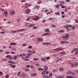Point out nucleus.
Returning <instances> with one entry per match:
<instances>
[{"instance_id": "1", "label": "nucleus", "mask_w": 78, "mask_h": 78, "mask_svg": "<svg viewBox=\"0 0 78 78\" xmlns=\"http://www.w3.org/2000/svg\"><path fill=\"white\" fill-rule=\"evenodd\" d=\"M40 19V18H39V17L38 16H35V18L33 19V20L36 21L39 20Z\"/></svg>"}, {"instance_id": "2", "label": "nucleus", "mask_w": 78, "mask_h": 78, "mask_svg": "<svg viewBox=\"0 0 78 78\" xmlns=\"http://www.w3.org/2000/svg\"><path fill=\"white\" fill-rule=\"evenodd\" d=\"M62 50V48H57L55 49H54V51H61Z\"/></svg>"}, {"instance_id": "3", "label": "nucleus", "mask_w": 78, "mask_h": 78, "mask_svg": "<svg viewBox=\"0 0 78 78\" xmlns=\"http://www.w3.org/2000/svg\"><path fill=\"white\" fill-rule=\"evenodd\" d=\"M26 31V29H21L17 30L18 32H22V31Z\"/></svg>"}, {"instance_id": "4", "label": "nucleus", "mask_w": 78, "mask_h": 78, "mask_svg": "<svg viewBox=\"0 0 78 78\" xmlns=\"http://www.w3.org/2000/svg\"><path fill=\"white\" fill-rule=\"evenodd\" d=\"M36 75H37L36 73H32L30 75V76H31V77H34V76H36Z\"/></svg>"}, {"instance_id": "5", "label": "nucleus", "mask_w": 78, "mask_h": 78, "mask_svg": "<svg viewBox=\"0 0 78 78\" xmlns=\"http://www.w3.org/2000/svg\"><path fill=\"white\" fill-rule=\"evenodd\" d=\"M22 75L23 76V78H26V76H27V75H26L25 73L24 72L22 73Z\"/></svg>"}, {"instance_id": "6", "label": "nucleus", "mask_w": 78, "mask_h": 78, "mask_svg": "<svg viewBox=\"0 0 78 78\" xmlns=\"http://www.w3.org/2000/svg\"><path fill=\"white\" fill-rule=\"evenodd\" d=\"M69 42L68 41H61V43L62 44H68Z\"/></svg>"}, {"instance_id": "7", "label": "nucleus", "mask_w": 78, "mask_h": 78, "mask_svg": "<svg viewBox=\"0 0 78 78\" xmlns=\"http://www.w3.org/2000/svg\"><path fill=\"white\" fill-rule=\"evenodd\" d=\"M65 35V36L66 37V39H68V38H69V36H70V34H68V33H66Z\"/></svg>"}, {"instance_id": "8", "label": "nucleus", "mask_w": 78, "mask_h": 78, "mask_svg": "<svg viewBox=\"0 0 78 78\" xmlns=\"http://www.w3.org/2000/svg\"><path fill=\"white\" fill-rule=\"evenodd\" d=\"M38 42H40V41H43V39L41 38H37Z\"/></svg>"}, {"instance_id": "9", "label": "nucleus", "mask_w": 78, "mask_h": 78, "mask_svg": "<svg viewBox=\"0 0 78 78\" xmlns=\"http://www.w3.org/2000/svg\"><path fill=\"white\" fill-rule=\"evenodd\" d=\"M30 10H29V9H27L25 11L26 14H29L30 13Z\"/></svg>"}, {"instance_id": "10", "label": "nucleus", "mask_w": 78, "mask_h": 78, "mask_svg": "<svg viewBox=\"0 0 78 78\" xmlns=\"http://www.w3.org/2000/svg\"><path fill=\"white\" fill-rule=\"evenodd\" d=\"M15 14V11H13L12 12H11L10 13V15L11 16H13Z\"/></svg>"}, {"instance_id": "11", "label": "nucleus", "mask_w": 78, "mask_h": 78, "mask_svg": "<svg viewBox=\"0 0 78 78\" xmlns=\"http://www.w3.org/2000/svg\"><path fill=\"white\" fill-rule=\"evenodd\" d=\"M38 70H39V71H44V69L41 68H40L39 67L38 68Z\"/></svg>"}, {"instance_id": "12", "label": "nucleus", "mask_w": 78, "mask_h": 78, "mask_svg": "<svg viewBox=\"0 0 78 78\" xmlns=\"http://www.w3.org/2000/svg\"><path fill=\"white\" fill-rule=\"evenodd\" d=\"M50 35V34L49 33H46L43 34V36H49Z\"/></svg>"}, {"instance_id": "13", "label": "nucleus", "mask_w": 78, "mask_h": 78, "mask_svg": "<svg viewBox=\"0 0 78 78\" xmlns=\"http://www.w3.org/2000/svg\"><path fill=\"white\" fill-rule=\"evenodd\" d=\"M35 25V24H33L31 25H29L28 26V27H34Z\"/></svg>"}, {"instance_id": "14", "label": "nucleus", "mask_w": 78, "mask_h": 78, "mask_svg": "<svg viewBox=\"0 0 78 78\" xmlns=\"http://www.w3.org/2000/svg\"><path fill=\"white\" fill-rule=\"evenodd\" d=\"M9 44L11 45H16V43H10Z\"/></svg>"}, {"instance_id": "15", "label": "nucleus", "mask_w": 78, "mask_h": 78, "mask_svg": "<svg viewBox=\"0 0 78 78\" xmlns=\"http://www.w3.org/2000/svg\"><path fill=\"white\" fill-rule=\"evenodd\" d=\"M41 59L42 61H47V59L44 58H42Z\"/></svg>"}, {"instance_id": "16", "label": "nucleus", "mask_w": 78, "mask_h": 78, "mask_svg": "<svg viewBox=\"0 0 78 78\" xmlns=\"http://www.w3.org/2000/svg\"><path fill=\"white\" fill-rule=\"evenodd\" d=\"M8 62L10 64H15V62H14L12 61H8Z\"/></svg>"}, {"instance_id": "17", "label": "nucleus", "mask_w": 78, "mask_h": 78, "mask_svg": "<svg viewBox=\"0 0 78 78\" xmlns=\"http://www.w3.org/2000/svg\"><path fill=\"white\" fill-rule=\"evenodd\" d=\"M44 31H45V32H47V33H48V32L50 33L49 29H45V30H44Z\"/></svg>"}, {"instance_id": "18", "label": "nucleus", "mask_w": 78, "mask_h": 78, "mask_svg": "<svg viewBox=\"0 0 78 78\" xmlns=\"http://www.w3.org/2000/svg\"><path fill=\"white\" fill-rule=\"evenodd\" d=\"M58 33H64V30H60L58 31Z\"/></svg>"}, {"instance_id": "19", "label": "nucleus", "mask_w": 78, "mask_h": 78, "mask_svg": "<svg viewBox=\"0 0 78 78\" xmlns=\"http://www.w3.org/2000/svg\"><path fill=\"white\" fill-rule=\"evenodd\" d=\"M17 32H18L17 30H14L11 31L12 33H17Z\"/></svg>"}, {"instance_id": "20", "label": "nucleus", "mask_w": 78, "mask_h": 78, "mask_svg": "<svg viewBox=\"0 0 78 78\" xmlns=\"http://www.w3.org/2000/svg\"><path fill=\"white\" fill-rule=\"evenodd\" d=\"M13 59L15 60H17V57L16 55H14L13 56Z\"/></svg>"}, {"instance_id": "21", "label": "nucleus", "mask_w": 78, "mask_h": 78, "mask_svg": "<svg viewBox=\"0 0 78 78\" xmlns=\"http://www.w3.org/2000/svg\"><path fill=\"white\" fill-rule=\"evenodd\" d=\"M44 69L46 71H47L48 70V67H47V66H45L44 67Z\"/></svg>"}, {"instance_id": "22", "label": "nucleus", "mask_w": 78, "mask_h": 78, "mask_svg": "<svg viewBox=\"0 0 78 78\" xmlns=\"http://www.w3.org/2000/svg\"><path fill=\"white\" fill-rule=\"evenodd\" d=\"M62 38L63 39V40H64V39H66V36H62Z\"/></svg>"}, {"instance_id": "23", "label": "nucleus", "mask_w": 78, "mask_h": 78, "mask_svg": "<svg viewBox=\"0 0 78 78\" xmlns=\"http://www.w3.org/2000/svg\"><path fill=\"white\" fill-rule=\"evenodd\" d=\"M60 54H61V55H63L66 54V52L64 51H63L60 52Z\"/></svg>"}, {"instance_id": "24", "label": "nucleus", "mask_w": 78, "mask_h": 78, "mask_svg": "<svg viewBox=\"0 0 78 78\" xmlns=\"http://www.w3.org/2000/svg\"><path fill=\"white\" fill-rule=\"evenodd\" d=\"M59 70H60V71H64V68H60L59 69Z\"/></svg>"}, {"instance_id": "25", "label": "nucleus", "mask_w": 78, "mask_h": 78, "mask_svg": "<svg viewBox=\"0 0 78 78\" xmlns=\"http://www.w3.org/2000/svg\"><path fill=\"white\" fill-rule=\"evenodd\" d=\"M55 14H56V15H57V16H58V15H60V13H59V12H55Z\"/></svg>"}, {"instance_id": "26", "label": "nucleus", "mask_w": 78, "mask_h": 78, "mask_svg": "<svg viewBox=\"0 0 78 78\" xmlns=\"http://www.w3.org/2000/svg\"><path fill=\"white\" fill-rule=\"evenodd\" d=\"M53 75V73H49V77H51Z\"/></svg>"}, {"instance_id": "27", "label": "nucleus", "mask_w": 78, "mask_h": 78, "mask_svg": "<svg viewBox=\"0 0 78 78\" xmlns=\"http://www.w3.org/2000/svg\"><path fill=\"white\" fill-rule=\"evenodd\" d=\"M28 5H29L28 4H25V8H27V7H28Z\"/></svg>"}, {"instance_id": "28", "label": "nucleus", "mask_w": 78, "mask_h": 78, "mask_svg": "<svg viewBox=\"0 0 78 78\" xmlns=\"http://www.w3.org/2000/svg\"><path fill=\"white\" fill-rule=\"evenodd\" d=\"M72 73V72L70 71H69L68 72H67V74H71Z\"/></svg>"}, {"instance_id": "29", "label": "nucleus", "mask_w": 78, "mask_h": 78, "mask_svg": "<svg viewBox=\"0 0 78 78\" xmlns=\"http://www.w3.org/2000/svg\"><path fill=\"white\" fill-rule=\"evenodd\" d=\"M73 50H74V51H78V48H74L73 49Z\"/></svg>"}, {"instance_id": "30", "label": "nucleus", "mask_w": 78, "mask_h": 78, "mask_svg": "<svg viewBox=\"0 0 78 78\" xmlns=\"http://www.w3.org/2000/svg\"><path fill=\"white\" fill-rule=\"evenodd\" d=\"M65 28L66 29V30H68L69 29V27H68V24L65 26Z\"/></svg>"}, {"instance_id": "31", "label": "nucleus", "mask_w": 78, "mask_h": 78, "mask_svg": "<svg viewBox=\"0 0 78 78\" xmlns=\"http://www.w3.org/2000/svg\"><path fill=\"white\" fill-rule=\"evenodd\" d=\"M74 64L75 66L76 67V66H78V62L75 63Z\"/></svg>"}, {"instance_id": "32", "label": "nucleus", "mask_w": 78, "mask_h": 78, "mask_svg": "<svg viewBox=\"0 0 78 78\" xmlns=\"http://www.w3.org/2000/svg\"><path fill=\"white\" fill-rule=\"evenodd\" d=\"M29 69L27 68V69H26L25 70V72H28V71H29Z\"/></svg>"}, {"instance_id": "33", "label": "nucleus", "mask_w": 78, "mask_h": 78, "mask_svg": "<svg viewBox=\"0 0 78 78\" xmlns=\"http://www.w3.org/2000/svg\"><path fill=\"white\" fill-rule=\"evenodd\" d=\"M61 60H62V58H60L59 59L57 60H56V62H58V61H61Z\"/></svg>"}, {"instance_id": "34", "label": "nucleus", "mask_w": 78, "mask_h": 78, "mask_svg": "<svg viewBox=\"0 0 78 78\" xmlns=\"http://www.w3.org/2000/svg\"><path fill=\"white\" fill-rule=\"evenodd\" d=\"M11 55H8L6 56V58H9L10 57Z\"/></svg>"}, {"instance_id": "35", "label": "nucleus", "mask_w": 78, "mask_h": 78, "mask_svg": "<svg viewBox=\"0 0 78 78\" xmlns=\"http://www.w3.org/2000/svg\"><path fill=\"white\" fill-rule=\"evenodd\" d=\"M38 4H41V3H42V2H41V1H38Z\"/></svg>"}, {"instance_id": "36", "label": "nucleus", "mask_w": 78, "mask_h": 78, "mask_svg": "<svg viewBox=\"0 0 78 78\" xmlns=\"http://www.w3.org/2000/svg\"><path fill=\"white\" fill-rule=\"evenodd\" d=\"M33 59L34 60V61H37L38 59V58H34Z\"/></svg>"}, {"instance_id": "37", "label": "nucleus", "mask_w": 78, "mask_h": 78, "mask_svg": "<svg viewBox=\"0 0 78 78\" xmlns=\"http://www.w3.org/2000/svg\"><path fill=\"white\" fill-rule=\"evenodd\" d=\"M67 78H73V77L70 76H68L66 77Z\"/></svg>"}, {"instance_id": "38", "label": "nucleus", "mask_w": 78, "mask_h": 78, "mask_svg": "<svg viewBox=\"0 0 78 78\" xmlns=\"http://www.w3.org/2000/svg\"><path fill=\"white\" fill-rule=\"evenodd\" d=\"M63 77L62 76H58L57 77V78H63Z\"/></svg>"}, {"instance_id": "39", "label": "nucleus", "mask_w": 78, "mask_h": 78, "mask_svg": "<svg viewBox=\"0 0 78 78\" xmlns=\"http://www.w3.org/2000/svg\"><path fill=\"white\" fill-rule=\"evenodd\" d=\"M4 13L5 14H8V12H7L6 11H5V12H4Z\"/></svg>"}, {"instance_id": "40", "label": "nucleus", "mask_w": 78, "mask_h": 78, "mask_svg": "<svg viewBox=\"0 0 78 78\" xmlns=\"http://www.w3.org/2000/svg\"><path fill=\"white\" fill-rule=\"evenodd\" d=\"M0 10L1 11H5V9H2V8H0Z\"/></svg>"}, {"instance_id": "41", "label": "nucleus", "mask_w": 78, "mask_h": 78, "mask_svg": "<svg viewBox=\"0 0 78 78\" xmlns=\"http://www.w3.org/2000/svg\"><path fill=\"white\" fill-rule=\"evenodd\" d=\"M72 30H75V27L74 26H73V27L72 26Z\"/></svg>"}, {"instance_id": "42", "label": "nucleus", "mask_w": 78, "mask_h": 78, "mask_svg": "<svg viewBox=\"0 0 78 78\" xmlns=\"http://www.w3.org/2000/svg\"><path fill=\"white\" fill-rule=\"evenodd\" d=\"M60 3H61V4H64V2L62 1V2H60Z\"/></svg>"}, {"instance_id": "43", "label": "nucleus", "mask_w": 78, "mask_h": 78, "mask_svg": "<svg viewBox=\"0 0 78 78\" xmlns=\"http://www.w3.org/2000/svg\"><path fill=\"white\" fill-rule=\"evenodd\" d=\"M31 53H32V54H34V53H36V51H31Z\"/></svg>"}, {"instance_id": "44", "label": "nucleus", "mask_w": 78, "mask_h": 78, "mask_svg": "<svg viewBox=\"0 0 78 78\" xmlns=\"http://www.w3.org/2000/svg\"><path fill=\"white\" fill-rule=\"evenodd\" d=\"M9 75H7L6 76H5V78H9Z\"/></svg>"}, {"instance_id": "45", "label": "nucleus", "mask_w": 78, "mask_h": 78, "mask_svg": "<svg viewBox=\"0 0 78 78\" xmlns=\"http://www.w3.org/2000/svg\"><path fill=\"white\" fill-rule=\"evenodd\" d=\"M36 8H40V6L39 5H36Z\"/></svg>"}, {"instance_id": "46", "label": "nucleus", "mask_w": 78, "mask_h": 78, "mask_svg": "<svg viewBox=\"0 0 78 78\" xmlns=\"http://www.w3.org/2000/svg\"><path fill=\"white\" fill-rule=\"evenodd\" d=\"M37 27H33V29H34V30L35 29H37Z\"/></svg>"}, {"instance_id": "47", "label": "nucleus", "mask_w": 78, "mask_h": 78, "mask_svg": "<svg viewBox=\"0 0 78 78\" xmlns=\"http://www.w3.org/2000/svg\"><path fill=\"white\" fill-rule=\"evenodd\" d=\"M70 20H67L66 22V23H70Z\"/></svg>"}, {"instance_id": "48", "label": "nucleus", "mask_w": 78, "mask_h": 78, "mask_svg": "<svg viewBox=\"0 0 78 78\" xmlns=\"http://www.w3.org/2000/svg\"><path fill=\"white\" fill-rule=\"evenodd\" d=\"M71 67H76L75 66V64L74 65H72L71 66Z\"/></svg>"}, {"instance_id": "49", "label": "nucleus", "mask_w": 78, "mask_h": 78, "mask_svg": "<svg viewBox=\"0 0 78 78\" xmlns=\"http://www.w3.org/2000/svg\"><path fill=\"white\" fill-rule=\"evenodd\" d=\"M71 73H72V75L73 76H75V73H73V72H71Z\"/></svg>"}, {"instance_id": "50", "label": "nucleus", "mask_w": 78, "mask_h": 78, "mask_svg": "<svg viewBox=\"0 0 78 78\" xmlns=\"http://www.w3.org/2000/svg\"><path fill=\"white\" fill-rule=\"evenodd\" d=\"M28 48H29L30 49L32 48V46H29L28 47Z\"/></svg>"}, {"instance_id": "51", "label": "nucleus", "mask_w": 78, "mask_h": 78, "mask_svg": "<svg viewBox=\"0 0 78 78\" xmlns=\"http://www.w3.org/2000/svg\"><path fill=\"white\" fill-rule=\"evenodd\" d=\"M22 55L23 56H27V54H24V53H22Z\"/></svg>"}, {"instance_id": "52", "label": "nucleus", "mask_w": 78, "mask_h": 78, "mask_svg": "<svg viewBox=\"0 0 78 78\" xmlns=\"http://www.w3.org/2000/svg\"><path fill=\"white\" fill-rule=\"evenodd\" d=\"M25 58H30V56L27 55V56H26L25 57Z\"/></svg>"}, {"instance_id": "53", "label": "nucleus", "mask_w": 78, "mask_h": 78, "mask_svg": "<svg viewBox=\"0 0 78 78\" xmlns=\"http://www.w3.org/2000/svg\"><path fill=\"white\" fill-rule=\"evenodd\" d=\"M0 34H5V32H1L0 33Z\"/></svg>"}, {"instance_id": "54", "label": "nucleus", "mask_w": 78, "mask_h": 78, "mask_svg": "<svg viewBox=\"0 0 78 78\" xmlns=\"http://www.w3.org/2000/svg\"><path fill=\"white\" fill-rule=\"evenodd\" d=\"M11 67L12 68H15L16 67V66L15 65H13V66H11Z\"/></svg>"}, {"instance_id": "55", "label": "nucleus", "mask_w": 78, "mask_h": 78, "mask_svg": "<svg viewBox=\"0 0 78 78\" xmlns=\"http://www.w3.org/2000/svg\"><path fill=\"white\" fill-rule=\"evenodd\" d=\"M11 53H12V54H15V52L12 51H11Z\"/></svg>"}, {"instance_id": "56", "label": "nucleus", "mask_w": 78, "mask_h": 78, "mask_svg": "<svg viewBox=\"0 0 78 78\" xmlns=\"http://www.w3.org/2000/svg\"><path fill=\"white\" fill-rule=\"evenodd\" d=\"M56 8H59V6L58 5H56Z\"/></svg>"}, {"instance_id": "57", "label": "nucleus", "mask_w": 78, "mask_h": 78, "mask_svg": "<svg viewBox=\"0 0 78 78\" xmlns=\"http://www.w3.org/2000/svg\"><path fill=\"white\" fill-rule=\"evenodd\" d=\"M36 66H37L38 67L40 66L39 64V63H37L36 65Z\"/></svg>"}, {"instance_id": "58", "label": "nucleus", "mask_w": 78, "mask_h": 78, "mask_svg": "<svg viewBox=\"0 0 78 78\" xmlns=\"http://www.w3.org/2000/svg\"><path fill=\"white\" fill-rule=\"evenodd\" d=\"M51 26L52 27H56V26L55 25H51Z\"/></svg>"}, {"instance_id": "59", "label": "nucleus", "mask_w": 78, "mask_h": 78, "mask_svg": "<svg viewBox=\"0 0 78 78\" xmlns=\"http://www.w3.org/2000/svg\"><path fill=\"white\" fill-rule=\"evenodd\" d=\"M2 75H3V73L1 72H0V76H2Z\"/></svg>"}, {"instance_id": "60", "label": "nucleus", "mask_w": 78, "mask_h": 78, "mask_svg": "<svg viewBox=\"0 0 78 78\" xmlns=\"http://www.w3.org/2000/svg\"><path fill=\"white\" fill-rule=\"evenodd\" d=\"M68 27H72V25H68Z\"/></svg>"}, {"instance_id": "61", "label": "nucleus", "mask_w": 78, "mask_h": 78, "mask_svg": "<svg viewBox=\"0 0 78 78\" xmlns=\"http://www.w3.org/2000/svg\"><path fill=\"white\" fill-rule=\"evenodd\" d=\"M74 52H75V50H74V49H73V50L71 51V53H74Z\"/></svg>"}, {"instance_id": "62", "label": "nucleus", "mask_w": 78, "mask_h": 78, "mask_svg": "<svg viewBox=\"0 0 78 78\" xmlns=\"http://www.w3.org/2000/svg\"><path fill=\"white\" fill-rule=\"evenodd\" d=\"M9 59L11 60V59H13V58H12V57H11V56H10V57L9 58Z\"/></svg>"}, {"instance_id": "63", "label": "nucleus", "mask_w": 78, "mask_h": 78, "mask_svg": "<svg viewBox=\"0 0 78 78\" xmlns=\"http://www.w3.org/2000/svg\"><path fill=\"white\" fill-rule=\"evenodd\" d=\"M77 54H78V51H77L75 52V55H77Z\"/></svg>"}, {"instance_id": "64", "label": "nucleus", "mask_w": 78, "mask_h": 78, "mask_svg": "<svg viewBox=\"0 0 78 78\" xmlns=\"http://www.w3.org/2000/svg\"><path fill=\"white\" fill-rule=\"evenodd\" d=\"M46 77H47V76L44 75L43 76V77L44 78H45Z\"/></svg>"}]
</instances>
